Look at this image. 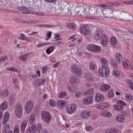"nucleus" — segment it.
Wrapping results in <instances>:
<instances>
[{
	"mask_svg": "<svg viewBox=\"0 0 133 133\" xmlns=\"http://www.w3.org/2000/svg\"><path fill=\"white\" fill-rule=\"evenodd\" d=\"M9 114L8 112L5 113L4 115V118L2 123L3 124H5L6 122L8 121L9 119Z\"/></svg>",
	"mask_w": 133,
	"mask_h": 133,
	"instance_id": "26",
	"label": "nucleus"
},
{
	"mask_svg": "<svg viewBox=\"0 0 133 133\" xmlns=\"http://www.w3.org/2000/svg\"><path fill=\"white\" fill-rule=\"evenodd\" d=\"M97 6H101L102 7H103L105 9H109V6L108 5H104L103 4H98L97 5Z\"/></svg>",
	"mask_w": 133,
	"mask_h": 133,
	"instance_id": "59",
	"label": "nucleus"
},
{
	"mask_svg": "<svg viewBox=\"0 0 133 133\" xmlns=\"http://www.w3.org/2000/svg\"><path fill=\"white\" fill-rule=\"evenodd\" d=\"M110 42L111 44L114 45H115L117 43L116 38L115 37H112L110 39Z\"/></svg>",
	"mask_w": 133,
	"mask_h": 133,
	"instance_id": "45",
	"label": "nucleus"
},
{
	"mask_svg": "<svg viewBox=\"0 0 133 133\" xmlns=\"http://www.w3.org/2000/svg\"><path fill=\"white\" fill-rule=\"evenodd\" d=\"M54 26V25H47L43 24L40 25V27H44L45 28H52Z\"/></svg>",
	"mask_w": 133,
	"mask_h": 133,
	"instance_id": "58",
	"label": "nucleus"
},
{
	"mask_svg": "<svg viewBox=\"0 0 133 133\" xmlns=\"http://www.w3.org/2000/svg\"><path fill=\"white\" fill-rule=\"evenodd\" d=\"M68 3L65 2L64 1H61L57 2L56 4L58 5V7L59 8H61L62 10L63 8V10L64 9L65 10V11H66L67 10V8H64L65 6L68 7Z\"/></svg>",
	"mask_w": 133,
	"mask_h": 133,
	"instance_id": "14",
	"label": "nucleus"
},
{
	"mask_svg": "<svg viewBox=\"0 0 133 133\" xmlns=\"http://www.w3.org/2000/svg\"><path fill=\"white\" fill-rule=\"evenodd\" d=\"M97 108L100 109H104L109 107V104L105 103H102L97 105Z\"/></svg>",
	"mask_w": 133,
	"mask_h": 133,
	"instance_id": "19",
	"label": "nucleus"
},
{
	"mask_svg": "<svg viewBox=\"0 0 133 133\" xmlns=\"http://www.w3.org/2000/svg\"><path fill=\"white\" fill-rule=\"evenodd\" d=\"M102 67L99 69V75L101 77H107L109 75L110 69L108 68L109 62L105 58H102L100 60Z\"/></svg>",
	"mask_w": 133,
	"mask_h": 133,
	"instance_id": "2",
	"label": "nucleus"
},
{
	"mask_svg": "<svg viewBox=\"0 0 133 133\" xmlns=\"http://www.w3.org/2000/svg\"><path fill=\"white\" fill-rule=\"evenodd\" d=\"M116 103L117 104H120L123 106H125L126 105V103L124 102L121 100L117 101Z\"/></svg>",
	"mask_w": 133,
	"mask_h": 133,
	"instance_id": "53",
	"label": "nucleus"
},
{
	"mask_svg": "<svg viewBox=\"0 0 133 133\" xmlns=\"http://www.w3.org/2000/svg\"><path fill=\"white\" fill-rule=\"evenodd\" d=\"M117 131V129L116 128L108 129L105 131V132L106 133H116Z\"/></svg>",
	"mask_w": 133,
	"mask_h": 133,
	"instance_id": "24",
	"label": "nucleus"
},
{
	"mask_svg": "<svg viewBox=\"0 0 133 133\" xmlns=\"http://www.w3.org/2000/svg\"><path fill=\"white\" fill-rule=\"evenodd\" d=\"M110 88V86L108 84H104L101 86L100 89L103 91H107L109 90Z\"/></svg>",
	"mask_w": 133,
	"mask_h": 133,
	"instance_id": "20",
	"label": "nucleus"
},
{
	"mask_svg": "<svg viewBox=\"0 0 133 133\" xmlns=\"http://www.w3.org/2000/svg\"><path fill=\"white\" fill-rule=\"evenodd\" d=\"M114 12L112 9H109L106 11H104L103 15L104 17L107 18H110L112 16V13Z\"/></svg>",
	"mask_w": 133,
	"mask_h": 133,
	"instance_id": "16",
	"label": "nucleus"
},
{
	"mask_svg": "<svg viewBox=\"0 0 133 133\" xmlns=\"http://www.w3.org/2000/svg\"><path fill=\"white\" fill-rule=\"evenodd\" d=\"M103 31L100 29H97L94 34V37L96 40H99L101 37V43L104 46H106L108 41L107 36L105 34H103Z\"/></svg>",
	"mask_w": 133,
	"mask_h": 133,
	"instance_id": "3",
	"label": "nucleus"
},
{
	"mask_svg": "<svg viewBox=\"0 0 133 133\" xmlns=\"http://www.w3.org/2000/svg\"><path fill=\"white\" fill-rule=\"evenodd\" d=\"M21 11L22 12V14H28L29 13V10L25 6L22 7L21 8Z\"/></svg>",
	"mask_w": 133,
	"mask_h": 133,
	"instance_id": "35",
	"label": "nucleus"
},
{
	"mask_svg": "<svg viewBox=\"0 0 133 133\" xmlns=\"http://www.w3.org/2000/svg\"><path fill=\"white\" fill-rule=\"evenodd\" d=\"M48 103L51 107H54L55 105V102L53 100L51 99L49 100L48 101Z\"/></svg>",
	"mask_w": 133,
	"mask_h": 133,
	"instance_id": "48",
	"label": "nucleus"
},
{
	"mask_svg": "<svg viewBox=\"0 0 133 133\" xmlns=\"http://www.w3.org/2000/svg\"><path fill=\"white\" fill-rule=\"evenodd\" d=\"M104 11H102V10L100 9H98V11L97 14V15H100V17L101 16V15L102 14H103Z\"/></svg>",
	"mask_w": 133,
	"mask_h": 133,
	"instance_id": "61",
	"label": "nucleus"
},
{
	"mask_svg": "<svg viewBox=\"0 0 133 133\" xmlns=\"http://www.w3.org/2000/svg\"><path fill=\"white\" fill-rule=\"evenodd\" d=\"M82 92L81 91H78L76 94V97L78 98H80L83 96Z\"/></svg>",
	"mask_w": 133,
	"mask_h": 133,
	"instance_id": "56",
	"label": "nucleus"
},
{
	"mask_svg": "<svg viewBox=\"0 0 133 133\" xmlns=\"http://www.w3.org/2000/svg\"><path fill=\"white\" fill-rule=\"evenodd\" d=\"M31 5L37 8L45 7V4L43 3V0H32Z\"/></svg>",
	"mask_w": 133,
	"mask_h": 133,
	"instance_id": "7",
	"label": "nucleus"
},
{
	"mask_svg": "<svg viewBox=\"0 0 133 133\" xmlns=\"http://www.w3.org/2000/svg\"><path fill=\"white\" fill-rule=\"evenodd\" d=\"M45 82V79L42 80L41 82L40 79H38L37 81H36L35 83L36 85L37 86H38L44 85Z\"/></svg>",
	"mask_w": 133,
	"mask_h": 133,
	"instance_id": "32",
	"label": "nucleus"
},
{
	"mask_svg": "<svg viewBox=\"0 0 133 133\" xmlns=\"http://www.w3.org/2000/svg\"><path fill=\"white\" fill-rule=\"evenodd\" d=\"M10 125L9 124H5L4 127V129L8 130L10 129Z\"/></svg>",
	"mask_w": 133,
	"mask_h": 133,
	"instance_id": "64",
	"label": "nucleus"
},
{
	"mask_svg": "<svg viewBox=\"0 0 133 133\" xmlns=\"http://www.w3.org/2000/svg\"><path fill=\"white\" fill-rule=\"evenodd\" d=\"M36 130V127L35 124H33L32 126L29 128L27 131L28 133H34Z\"/></svg>",
	"mask_w": 133,
	"mask_h": 133,
	"instance_id": "22",
	"label": "nucleus"
},
{
	"mask_svg": "<svg viewBox=\"0 0 133 133\" xmlns=\"http://www.w3.org/2000/svg\"><path fill=\"white\" fill-rule=\"evenodd\" d=\"M80 31L81 33L85 35H87L89 34L90 31L88 29V26L85 25H82L80 28Z\"/></svg>",
	"mask_w": 133,
	"mask_h": 133,
	"instance_id": "13",
	"label": "nucleus"
},
{
	"mask_svg": "<svg viewBox=\"0 0 133 133\" xmlns=\"http://www.w3.org/2000/svg\"><path fill=\"white\" fill-rule=\"evenodd\" d=\"M15 97L14 95H11L10 98V102L9 103V104L10 106L12 104L13 102H14L15 99Z\"/></svg>",
	"mask_w": 133,
	"mask_h": 133,
	"instance_id": "39",
	"label": "nucleus"
},
{
	"mask_svg": "<svg viewBox=\"0 0 133 133\" xmlns=\"http://www.w3.org/2000/svg\"><path fill=\"white\" fill-rule=\"evenodd\" d=\"M33 107V105L31 101H28L25 106V109L26 112L28 113H30Z\"/></svg>",
	"mask_w": 133,
	"mask_h": 133,
	"instance_id": "15",
	"label": "nucleus"
},
{
	"mask_svg": "<svg viewBox=\"0 0 133 133\" xmlns=\"http://www.w3.org/2000/svg\"><path fill=\"white\" fill-rule=\"evenodd\" d=\"M41 117L42 119L46 122L49 123L51 118L50 114L45 111H43L41 113Z\"/></svg>",
	"mask_w": 133,
	"mask_h": 133,
	"instance_id": "6",
	"label": "nucleus"
},
{
	"mask_svg": "<svg viewBox=\"0 0 133 133\" xmlns=\"http://www.w3.org/2000/svg\"><path fill=\"white\" fill-rule=\"evenodd\" d=\"M68 4L67 11H65L64 9L63 10V12L66 15H72L74 13L78 16L86 14L90 7L86 5L82 6L79 4H76L72 2L68 3Z\"/></svg>",
	"mask_w": 133,
	"mask_h": 133,
	"instance_id": "1",
	"label": "nucleus"
},
{
	"mask_svg": "<svg viewBox=\"0 0 133 133\" xmlns=\"http://www.w3.org/2000/svg\"><path fill=\"white\" fill-rule=\"evenodd\" d=\"M104 96L103 95L99 93H96L95 96V101L100 102L103 101Z\"/></svg>",
	"mask_w": 133,
	"mask_h": 133,
	"instance_id": "17",
	"label": "nucleus"
},
{
	"mask_svg": "<svg viewBox=\"0 0 133 133\" xmlns=\"http://www.w3.org/2000/svg\"><path fill=\"white\" fill-rule=\"evenodd\" d=\"M126 82L128 86L133 90V83L132 81L130 79H128L126 80Z\"/></svg>",
	"mask_w": 133,
	"mask_h": 133,
	"instance_id": "38",
	"label": "nucleus"
},
{
	"mask_svg": "<svg viewBox=\"0 0 133 133\" xmlns=\"http://www.w3.org/2000/svg\"><path fill=\"white\" fill-rule=\"evenodd\" d=\"M87 6H89L90 7L89 9L88 12L86 14H85L83 15H81L82 16H86L88 15V14H89L90 15L93 17H99L100 15H98L97 14L98 11V9L96 7L92 8L90 6L88 5Z\"/></svg>",
	"mask_w": 133,
	"mask_h": 133,
	"instance_id": "5",
	"label": "nucleus"
},
{
	"mask_svg": "<svg viewBox=\"0 0 133 133\" xmlns=\"http://www.w3.org/2000/svg\"><path fill=\"white\" fill-rule=\"evenodd\" d=\"M67 95V94L66 92L62 91L59 93V96L60 98H62L66 96Z\"/></svg>",
	"mask_w": 133,
	"mask_h": 133,
	"instance_id": "47",
	"label": "nucleus"
},
{
	"mask_svg": "<svg viewBox=\"0 0 133 133\" xmlns=\"http://www.w3.org/2000/svg\"><path fill=\"white\" fill-rule=\"evenodd\" d=\"M80 116L82 118H88L91 115V112L90 110H85L81 112Z\"/></svg>",
	"mask_w": 133,
	"mask_h": 133,
	"instance_id": "12",
	"label": "nucleus"
},
{
	"mask_svg": "<svg viewBox=\"0 0 133 133\" xmlns=\"http://www.w3.org/2000/svg\"><path fill=\"white\" fill-rule=\"evenodd\" d=\"M115 119L117 122H122L124 121L125 117L123 115L117 116L115 117Z\"/></svg>",
	"mask_w": 133,
	"mask_h": 133,
	"instance_id": "28",
	"label": "nucleus"
},
{
	"mask_svg": "<svg viewBox=\"0 0 133 133\" xmlns=\"http://www.w3.org/2000/svg\"><path fill=\"white\" fill-rule=\"evenodd\" d=\"M55 49V46H50L46 50V52L48 55H49Z\"/></svg>",
	"mask_w": 133,
	"mask_h": 133,
	"instance_id": "31",
	"label": "nucleus"
},
{
	"mask_svg": "<svg viewBox=\"0 0 133 133\" xmlns=\"http://www.w3.org/2000/svg\"><path fill=\"white\" fill-rule=\"evenodd\" d=\"M101 114L103 116L107 117H110L111 116V113L109 111L103 112Z\"/></svg>",
	"mask_w": 133,
	"mask_h": 133,
	"instance_id": "37",
	"label": "nucleus"
},
{
	"mask_svg": "<svg viewBox=\"0 0 133 133\" xmlns=\"http://www.w3.org/2000/svg\"><path fill=\"white\" fill-rule=\"evenodd\" d=\"M0 94L2 97H4L8 95V91L7 89L2 90L0 92Z\"/></svg>",
	"mask_w": 133,
	"mask_h": 133,
	"instance_id": "30",
	"label": "nucleus"
},
{
	"mask_svg": "<svg viewBox=\"0 0 133 133\" xmlns=\"http://www.w3.org/2000/svg\"><path fill=\"white\" fill-rule=\"evenodd\" d=\"M28 57V55L27 54L24 55L22 56L19 57V58L22 61H25L26 60V58Z\"/></svg>",
	"mask_w": 133,
	"mask_h": 133,
	"instance_id": "51",
	"label": "nucleus"
},
{
	"mask_svg": "<svg viewBox=\"0 0 133 133\" xmlns=\"http://www.w3.org/2000/svg\"><path fill=\"white\" fill-rule=\"evenodd\" d=\"M86 79L89 82H92L94 80V78L91 74H85V75Z\"/></svg>",
	"mask_w": 133,
	"mask_h": 133,
	"instance_id": "25",
	"label": "nucleus"
},
{
	"mask_svg": "<svg viewBox=\"0 0 133 133\" xmlns=\"http://www.w3.org/2000/svg\"><path fill=\"white\" fill-rule=\"evenodd\" d=\"M114 95L113 91L112 90H110L108 93V96L110 98H112Z\"/></svg>",
	"mask_w": 133,
	"mask_h": 133,
	"instance_id": "49",
	"label": "nucleus"
},
{
	"mask_svg": "<svg viewBox=\"0 0 133 133\" xmlns=\"http://www.w3.org/2000/svg\"><path fill=\"white\" fill-rule=\"evenodd\" d=\"M93 97L91 96L85 98L83 100V103L86 104H89L93 103Z\"/></svg>",
	"mask_w": 133,
	"mask_h": 133,
	"instance_id": "18",
	"label": "nucleus"
},
{
	"mask_svg": "<svg viewBox=\"0 0 133 133\" xmlns=\"http://www.w3.org/2000/svg\"><path fill=\"white\" fill-rule=\"evenodd\" d=\"M57 104L58 107L61 109H63L65 104L64 101L63 100H59L57 101Z\"/></svg>",
	"mask_w": 133,
	"mask_h": 133,
	"instance_id": "21",
	"label": "nucleus"
},
{
	"mask_svg": "<svg viewBox=\"0 0 133 133\" xmlns=\"http://www.w3.org/2000/svg\"><path fill=\"white\" fill-rule=\"evenodd\" d=\"M35 120V114L34 113L30 115L29 119L30 122L31 123H33Z\"/></svg>",
	"mask_w": 133,
	"mask_h": 133,
	"instance_id": "41",
	"label": "nucleus"
},
{
	"mask_svg": "<svg viewBox=\"0 0 133 133\" xmlns=\"http://www.w3.org/2000/svg\"><path fill=\"white\" fill-rule=\"evenodd\" d=\"M86 130L88 131L91 132L93 130L92 128L90 126H88L86 127Z\"/></svg>",
	"mask_w": 133,
	"mask_h": 133,
	"instance_id": "63",
	"label": "nucleus"
},
{
	"mask_svg": "<svg viewBox=\"0 0 133 133\" xmlns=\"http://www.w3.org/2000/svg\"><path fill=\"white\" fill-rule=\"evenodd\" d=\"M27 124V122L26 120H24L22 123L21 127V130L22 132H25V129Z\"/></svg>",
	"mask_w": 133,
	"mask_h": 133,
	"instance_id": "23",
	"label": "nucleus"
},
{
	"mask_svg": "<svg viewBox=\"0 0 133 133\" xmlns=\"http://www.w3.org/2000/svg\"><path fill=\"white\" fill-rule=\"evenodd\" d=\"M101 47L95 45L94 52H99L101 51Z\"/></svg>",
	"mask_w": 133,
	"mask_h": 133,
	"instance_id": "44",
	"label": "nucleus"
},
{
	"mask_svg": "<svg viewBox=\"0 0 133 133\" xmlns=\"http://www.w3.org/2000/svg\"><path fill=\"white\" fill-rule=\"evenodd\" d=\"M129 62L128 61L126 60L123 62V64L124 68L128 69L129 66Z\"/></svg>",
	"mask_w": 133,
	"mask_h": 133,
	"instance_id": "40",
	"label": "nucleus"
},
{
	"mask_svg": "<svg viewBox=\"0 0 133 133\" xmlns=\"http://www.w3.org/2000/svg\"><path fill=\"white\" fill-rule=\"evenodd\" d=\"M57 2L53 3H47L45 4V7L46 9L51 11L52 12H54L56 10V4Z\"/></svg>",
	"mask_w": 133,
	"mask_h": 133,
	"instance_id": "10",
	"label": "nucleus"
},
{
	"mask_svg": "<svg viewBox=\"0 0 133 133\" xmlns=\"http://www.w3.org/2000/svg\"><path fill=\"white\" fill-rule=\"evenodd\" d=\"M115 56L117 62L118 63H120L122 60V56L119 53H117Z\"/></svg>",
	"mask_w": 133,
	"mask_h": 133,
	"instance_id": "29",
	"label": "nucleus"
},
{
	"mask_svg": "<svg viewBox=\"0 0 133 133\" xmlns=\"http://www.w3.org/2000/svg\"><path fill=\"white\" fill-rule=\"evenodd\" d=\"M115 31L116 32V34L118 38H119L122 35V34L120 32H121V30H118L117 29H115Z\"/></svg>",
	"mask_w": 133,
	"mask_h": 133,
	"instance_id": "55",
	"label": "nucleus"
},
{
	"mask_svg": "<svg viewBox=\"0 0 133 133\" xmlns=\"http://www.w3.org/2000/svg\"><path fill=\"white\" fill-rule=\"evenodd\" d=\"M68 88L70 91L72 93L75 92L76 90V89L73 86L72 87H68Z\"/></svg>",
	"mask_w": 133,
	"mask_h": 133,
	"instance_id": "52",
	"label": "nucleus"
},
{
	"mask_svg": "<svg viewBox=\"0 0 133 133\" xmlns=\"http://www.w3.org/2000/svg\"><path fill=\"white\" fill-rule=\"evenodd\" d=\"M6 69L8 70L13 72H17L18 71V70L17 69L13 67H10L7 68Z\"/></svg>",
	"mask_w": 133,
	"mask_h": 133,
	"instance_id": "50",
	"label": "nucleus"
},
{
	"mask_svg": "<svg viewBox=\"0 0 133 133\" xmlns=\"http://www.w3.org/2000/svg\"><path fill=\"white\" fill-rule=\"evenodd\" d=\"M111 65L115 68H117L118 67V65L116 61L114 60H111L110 62Z\"/></svg>",
	"mask_w": 133,
	"mask_h": 133,
	"instance_id": "43",
	"label": "nucleus"
},
{
	"mask_svg": "<svg viewBox=\"0 0 133 133\" xmlns=\"http://www.w3.org/2000/svg\"><path fill=\"white\" fill-rule=\"evenodd\" d=\"M22 109V106L20 103H18L16 104L15 114L17 117L19 118H21V117Z\"/></svg>",
	"mask_w": 133,
	"mask_h": 133,
	"instance_id": "9",
	"label": "nucleus"
},
{
	"mask_svg": "<svg viewBox=\"0 0 133 133\" xmlns=\"http://www.w3.org/2000/svg\"><path fill=\"white\" fill-rule=\"evenodd\" d=\"M71 68L72 72L77 76H79L82 75V72L78 65L74 64L71 66Z\"/></svg>",
	"mask_w": 133,
	"mask_h": 133,
	"instance_id": "8",
	"label": "nucleus"
},
{
	"mask_svg": "<svg viewBox=\"0 0 133 133\" xmlns=\"http://www.w3.org/2000/svg\"><path fill=\"white\" fill-rule=\"evenodd\" d=\"M125 97L127 101L133 103V96L130 94H127L126 95Z\"/></svg>",
	"mask_w": 133,
	"mask_h": 133,
	"instance_id": "33",
	"label": "nucleus"
},
{
	"mask_svg": "<svg viewBox=\"0 0 133 133\" xmlns=\"http://www.w3.org/2000/svg\"><path fill=\"white\" fill-rule=\"evenodd\" d=\"M8 107L7 103L5 102H3L1 104L0 108L2 110L6 109Z\"/></svg>",
	"mask_w": 133,
	"mask_h": 133,
	"instance_id": "36",
	"label": "nucleus"
},
{
	"mask_svg": "<svg viewBox=\"0 0 133 133\" xmlns=\"http://www.w3.org/2000/svg\"><path fill=\"white\" fill-rule=\"evenodd\" d=\"M37 130L38 132L40 133L41 130V125L39 123L37 125Z\"/></svg>",
	"mask_w": 133,
	"mask_h": 133,
	"instance_id": "62",
	"label": "nucleus"
},
{
	"mask_svg": "<svg viewBox=\"0 0 133 133\" xmlns=\"http://www.w3.org/2000/svg\"><path fill=\"white\" fill-rule=\"evenodd\" d=\"M116 14H117V19L123 20V21H129L130 22L132 21V16L129 14L125 12L120 11L117 10Z\"/></svg>",
	"mask_w": 133,
	"mask_h": 133,
	"instance_id": "4",
	"label": "nucleus"
},
{
	"mask_svg": "<svg viewBox=\"0 0 133 133\" xmlns=\"http://www.w3.org/2000/svg\"><path fill=\"white\" fill-rule=\"evenodd\" d=\"M113 107L114 110L119 111L123 109V107L122 106L117 104L114 105Z\"/></svg>",
	"mask_w": 133,
	"mask_h": 133,
	"instance_id": "34",
	"label": "nucleus"
},
{
	"mask_svg": "<svg viewBox=\"0 0 133 133\" xmlns=\"http://www.w3.org/2000/svg\"><path fill=\"white\" fill-rule=\"evenodd\" d=\"M113 74L116 77L118 76L120 74L119 72L117 70H114Z\"/></svg>",
	"mask_w": 133,
	"mask_h": 133,
	"instance_id": "60",
	"label": "nucleus"
},
{
	"mask_svg": "<svg viewBox=\"0 0 133 133\" xmlns=\"http://www.w3.org/2000/svg\"><path fill=\"white\" fill-rule=\"evenodd\" d=\"M89 68L91 70H93L95 69V67L94 64L93 62H91L89 63Z\"/></svg>",
	"mask_w": 133,
	"mask_h": 133,
	"instance_id": "46",
	"label": "nucleus"
},
{
	"mask_svg": "<svg viewBox=\"0 0 133 133\" xmlns=\"http://www.w3.org/2000/svg\"><path fill=\"white\" fill-rule=\"evenodd\" d=\"M95 45L94 44H90L88 45L87 46V49L89 51L92 52H94V47Z\"/></svg>",
	"mask_w": 133,
	"mask_h": 133,
	"instance_id": "27",
	"label": "nucleus"
},
{
	"mask_svg": "<svg viewBox=\"0 0 133 133\" xmlns=\"http://www.w3.org/2000/svg\"><path fill=\"white\" fill-rule=\"evenodd\" d=\"M14 133H19V129L18 126L16 125L14 131Z\"/></svg>",
	"mask_w": 133,
	"mask_h": 133,
	"instance_id": "57",
	"label": "nucleus"
},
{
	"mask_svg": "<svg viewBox=\"0 0 133 133\" xmlns=\"http://www.w3.org/2000/svg\"><path fill=\"white\" fill-rule=\"evenodd\" d=\"M68 27L69 28L72 29H74L75 28V24L74 23H71L69 24L68 25Z\"/></svg>",
	"mask_w": 133,
	"mask_h": 133,
	"instance_id": "54",
	"label": "nucleus"
},
{
	"mask_svg": "<svg viewBox=\"0 0 133 133\" xmlns=\"http://www.w3.org/2000/svg\"><path fill=\"white\" fill-rule=\"evenodd\" d=\"M76 105L74 104H71L68 105L66 108V111L69 114L74 113L76 109Z\"/></svg>",
	"mask_w": 133,
	"mask_h": 133,
	"instance_id": "11",
	"label": "nucleus"
},
{
	"mask_svg": "<svg viewBox=\"0 0 133 133\" xmlns=\"http://www.w3.org/2000/svg\"><path fill=\"white\" fill-rule=\"evenodd\" d=\"M77 81V78L74 76H72L70 78V81L71 83L73 84L76 83Z\"/></svg>",
	"mask_w": 133,
	"mask_h": 133,
	"instance_id": "42",
	"label": "nucleus"
}]
</instances>
